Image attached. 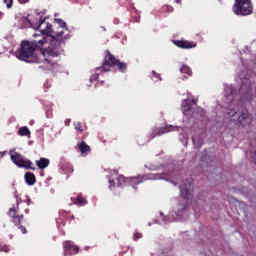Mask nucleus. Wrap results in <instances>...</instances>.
Returning a JSON list of instances; mask_svg holds the SVG:
<instances>
[{"label": "nucleus", "instance_id": "1", "mask_svg": "<svg viewBox=\"0 0 256 256\" xmlns=\"http://www.w3.org/2000/svg\"><path fill=\"white\" fill-rule=\"evenodd\" d=\"M57 23L60 26L56 32L51 28V24H46L45 29H41L42 35H46L44 37H46L47 41H50V45L46 48L42 57H44L51 66L55 65L53 58L61 55V43H65V41L70 39L69 34H65V31H63L64 29H67V23L62 19H58Z\"/></svg>", "mask_w": 256, "mask_h": 256}, {"label": "nucleus", "instance_id": "31", "mask_svg": "<svg viewBox=\"0 0 256 256\" xmlns=\"http://www.w3.org/2000/svg\"><path fill=\"white\" fill-rule=\"evenodd\" d=\"M192 141H193V143L195 145V143H197V138L195 136H192Z\"/></svg>", "mask_w": 256, "mask_h": 256}, {"label": "nucleus", "instance_id": "26", "mask_svg": "<svg viewBox=\"0 0 256 256\" xmlns=\"http://www.w3.org/2000/svg\"><path fill=\"white\" fill-rule=\"evenodd\" d=\"M246 95H248V97H246V101H252L253 96L250 94L249 90L247 91Z\"/></svg>", "mask_w": 256, "mask_h": 256}, {"label": "nucleus", "instance_id": "35", "mask_svg": "<svg viewBox=\"0 0 256 256\" xmlns=\"http://www.w3.org/2000/svg\"><path fill=\"white\" fill-rule=\"evenodd\" d=\"M6 153H7L6 151L5 152H1L2 157H3V155H6Z\"/></svg>", "mask_w": 256, "mask_h": 256}, {"label": "nucleus", "instance_id": "10", "mask_svg": "<svg viewBox=\"0 0 256 256\" xmlns=\"http://www.w3.org/2000/svg\"><path fill=\"white\" fill-rule=\"evenodd\" d=\"M78 149L83 157H85V155H89V153H91V146L87 145V143L85 141H82L78 145Z\"/></svg>", "mask_w": 256, "mask_h": 256}, {"label": "nucleus", "instance_id": "5", "mask_svg": "<svg viewBox=\"0 0 256 256\" xmlns=\"http://www.w3.org/2000/svg\"><path fill=\"white\" fill-rule=\"evenodd\" d=\"M232 11L235 15L241 17L253 15V2L251 0H235Z\"/></svg>", "mask_w": 256, "mask_h": 256}, {"label": "nucleus", "instance_id": "17", "mask_svg": "<svg viewBox=\"0 0 256 256\" xmlns=\"http://www.w3.org/2000/svg\"><path fill=\"white\" fill-rule=\"evenodd\" d=\"M180 72L183 73L184 75H188V77H190L191 73H193L189 68V66L187 65H182Z\"/></svg>", "mask_w": 256, "mask_h": 256}, {"label": "nucleus", "instance_id": "11", "mask_svg": "<svg viewBox=\"0 0 256 256\" xmlns=\"http://www.w3.org/2000/svg\"><path fill=\"white\" fill-rule=\"evenodd\" d=\"M171 129H173V126L171 125L154 129L153 137H155L156 135L160 136V135H165V133H170Z\"/></svg>", "mask_w": 256, "mask_h": 256}, {"label": "nucleus", "instance_id": "7", "mask_svg": "<svg viewBox=\"0 0 256 256\" xmlns=\"http://www.w3.org/2000/svg\"><path fill=\"white\" fill-rule=\"evenodd\" d=\"M9 216L11 217L12 223H14L15 227H17L23 235H27V228L21 224V221L25 219V216L23 214H17V210L14 208L9 209Z\"/></svg>", "mask_w": 256, "mask_h": 256}, {"label": "nucleus", "instance_id": "38", "mask_svg": "<svg viewBox=\"0 0 256 256\" xmlns=\"http://www.w3.org/2000/svg\"><path fill=\"white\" fill-rule=\"evenodd\" d=\"M26 213H29V210H26Z\"/></svg>", "mask_w": 256, "mask_h": 256}, {"label": "nucleus", "instance_id": "24", "mask_svg": "<svg viewBox=\"0 0 256 256\" xmlns=\"http://www.w3.org/2000/svg\"><path fill=\"white\" fill-rule=\"evenodd\" d=\"M152 74H153L154 79H159V81H161V75H159V74H158L157 72H155V71H153Z\"/></svg>", "mask_w": 256, "mask_h": 256}, {"label": "nucleus", "instance_id": "8", "mask_svg": "<svg viewBox=\"0 0 256 256\" xmlns=\"http://www.w3.org/2000/svg\"><path fill=\"white\" fill-rule=\"evenodd\" d=\"M193 187V183L186 181L184 184L180 186V194L183 199L186 201V205H189L191 203V200L193 199V194H191V189Z\"/></svg>", "mask_w": 256, "mask_h": 256}, {"label": "nucleus", "instance_id": "4", "mask_svg": "<svg viewBox=\"0 0 256 256\" xmlns=\"http://www.w3.org/2000/svg\"><path fill=\"white\" fill-rule=\"evenodd\" d=\"M228 116L230 121H234V123H238L239 125H242V127L251 125V121H253V118H251L249 112L241 106H236L231 109L228 112Z\"/></svg>", "mask_w": 256, "mask_h": 256}, {"label": "nucleus", "instance_id": "15", "mask_svg": "<svg viewBox=\"0 0 256 256\" xmlns=\"http://www.w3.org/2000/svg\"><path fill=\"white\" fill-rule=\"evenodd\" d=\"M18 135H20L21 137H29V135H31V131L29 130V128H27V126H24L19 128Z\"/></svg>", "mask_w": 256, "mask_h": 256}, {"label": "nucleus", "instance_id": "20", "mask_svg": "<svg viewBox=\"0 0 256 256\" xmlns=\"http://www.w3.org/2000/svg\"><path fill=\"white\" fill-rule=\"evenodd\" d=\"M4 3L7 9H11V7H13V0H4Z\"/></svg>", "mask_w": 256, "mask_h": 256}, {"label": "nucleus", "instance_id": "18", "mask_svg": "<svg viewBox=\"0 0 256 256\" xmlns=\"http://www.w3.org/2000/svg\"><path fill=\"white\" fill-rule=\"evenodd\" d=\"M74 246L75 244L72 241H65L63 243V248L65 249V251H71V249H73Z\"/></svg>", "mask_w": 256, "mask_h": 256}, {"label": "nucleus", "instance_id": "22", "mask_svg": "<svg viewBox=\"0 0 256 256\" xmlns=\"http://www.w3.org/2000/svg\"><path fill=\"white\" fill-rule=\"evenodd\" d=\"M99 79V74H94L90 77V81L93 83V81H97Z\"/></svg>", "mask_w": 256, "mask_h": 256}, {"label": "nucleus", "instance_id": "12", "mask_svg": "<svg viewBox=\"0 0 256 256\" xmlns=\"http://www.w3.org/2000/svg\"><path fill=\"white\" fill-rule=\"evenodd\" d=\"M24 179L27 185H35V183H37V178L35 177V174H33L32 172H26L24 175Z\"/></svg>", "mask_w": 256, "mask_h": 256}, {"label": "nucleus", "instance_id": "28", "mask_svg": "<svg viewBox=\"0 0 256 256\" xmlns=\"http://www.w3.org/2000/svg\"><path fill=\"white\" fill-rule=\"evenodd\" d=\"M18 3H21V5H25V3H29V0H18Z\"/></svg>", "mask_w": 256, "mask_h": 256}, {"label": "nucleus", "instance_id": "6", "mask_svg": "<svg viewBox=\"0 0 256 256\" xmlns=\"http://www.w3.org/2000/svg\"><path fill=\"white\" fill-rule=\"evenodd\" d=\"M10 159L14 165L19 167L20 169H30L31 171H35L37 168L33 166V162L31 160H27L21 155V153L16 150H10Z\"/></svg>", "mask_w": 256, "mask_h": 256}, {"label": "nucleus", "instance_id": "29", "mask_svg": "<svg viewBox=\"0 0 256 256\" xmlns=\"http://www.w3.org/2000/svg\"><path fill=\"white\" fill-rule=\"evenodd\" d=\"M191 103H192V105H197L198 100H197V99H195V98H192Z\"/></svg>", "mask_w": 256, "mask_h": 256}, {"label": "nucleus", "instance_id": "39", "mask_svg": "<svg viewBox=\"0 0 256 256\" xmlns=\"http://www.w3.org/2000/svg\"><path fill=\"white\" fill-rule=\"evenodd\" d=\"M174 185H177V183L174 182Z\"/></svg>", "mask_w": 256, "mask_h": 256}, {"label": "nucleus", "instance_id": "19", "mask_svg": "<svg viewBox=\"0 0 256 256\" xmlns=\"http://www.w3.org/2000/svg\"><path fill=\"white\" fill-rule=\"evenodd\" d=\"M70 252H71V255H77V253H79V246L74 245V247H72Z\"/></svg>", "mask_w": 256, "mask_h": 256}, {"label": "nucleus", "instance_id": "13", "mask_svg": "<svg viewBox=\"0 0 256 256\" xmlns=\"http://www.w3.org/2000/svg\"><path fill=\"white\" fill-rule=\"evenodd\" d=\"M49 159L47 158H40L39 160H36V165L38 169H47L49 167Z\"/></svg>", "mask_w": 256, "mask_h": 256}, {"label": "nucleus", "instance_id": "27", "mask_svg": "<svg viewBox=\"0 0 256 256\" xmlns=\"http://www.w3.org/2000/svg\"><path fill=\"white\" fill-rule=\"evenodd\" d=\"M60 217L62 219H65V217H67V212L66 211H60Z\"/></svg>", "mask_w": 256, "mask_h": 256}, {"label": "nucleus", "instance_id": "34", "mask_svg": "<svg viewBox=\"0 0 256 256\" xmlns=\"http://www.w3.org/2000/svg\"><path fill=\"white\" fill-rule=\"evenodd\" d=\"M0 19H3V12H0Z\"/></svg>", "mask_w": 256, "mask_h": 256}, {"label": "nucleus", "instance_id": "14", "mask_svg": "<svg viewBox=\"0 0 256 256\" xmlns=\"http://www.w3.org/2000/svg\"><path fill=\"white\" fill-rule=\"evenodd\" d=\"M75 205H79V207H85L87 205V199L83 197V194H78L76 197Z\"/></svg>", "mask_w": 256, "mask_h": 256}, {"label": "nucleus", "instance_id": "23", "mask_svg": "<svg viewBox=\"0 0 256 256\" xmlns=\"http://www.w3.org/2000/svg\"><path fill=\"white\" fill-rule=\"evenodd\" d=\"M75 129H76V131H79L80 133H83V127L81 126L80 123L76 124Z\"/></svg>", "mask_w": 256, "mask_h": 256}, {"label": "nucleus", "instance_id": "3", "mask_svg": "<svg viewBox=\"0 0 256 256\" xmlns=\"http://www.w3.org/2000/svg\"><path fill=\"white\" fill-rule=\"evenodd\" d=\"M111 67H117L120 73H127V63L121 62L119 59L115 58V55L111 54V51L106 50L104 56V62L102 64L101 71L107 73L111 71Z\"/></svg>", "mask_w": 256, "mask_h": 256}, {"label": "nucleus", "instance_id": "33", "mask_svg": "<svg viewBox=\"0 0 256 256\" xmlns=\"http://www.w3.org/2000/svg\"><path fill=\"white\" fill-rule=\"evenodd\" d=\"M103 83H104L103 81H101L100 83H97L96 87H99V85H103Z\"/></svg>", "mask_w": 256, "mask_h": 256}, {"label": "nucleus", "instance_id": "37", "mask_svg": "<svg viewBox=\"0 0 256 256\" xmlns=\"http://www.w3.org/2000/svg\"><path fill=\"white\" fill-rule=\"evenodd\" d=\"M240 91H243V85L241 86V89H240Z\"/></svg>", "mask_w": 256, "mask_h": 256}, {"label": "nucleus", "instance_id": "30", "mask_svg": "<svg viewBox=\"0 0 256 256\" xmlns=\"http://www.w3.org/2000/svg\"><path fill=\"white\" fill-rule=\"evenodd\" d=\"M251 156H252V159H254L255 164H256V151L252 152Z\"/></svg>", "mask_w": 256, "mask_h": 256}, {"label": "nucleus", "instance_id": "2", "mask_svg": "<svg viewBox=\"0 0 256 256\" xmlns=\"http://www.w3.org/2000/svg\"><path fill=\"white\" fill-rule=\"evenodd\" d=\"M34 37H41V39L34 41L23 40L18 48L17 58L26 63H41L42 59H44L46 63L51 65L43 56L47 51V49L43 50V45H47V37L39 34H34Z\"/></svg>", "mask_w": 256, "mask_h": 256}, {"label": "nucleus", "instance_id": "32", "mask_svg": "<svg viewBox=\"0 0 256 256\" xmlns=\"http://www.w3.org/2000/svg\"><path fill=\"white\" fill-rule=\"evenodd\" d=\"M25 203H27V205H31V199H29V198L26 199V200H25Z\"/></svg>", "mask_w": 256, "mask_h": 256}, {"label": "nucleus", "instance_id": "21", "mask_svg": "<svg viewBox=\"0 0 256 256\" xmlns=\"http://www.w3.org/2000/svg\"><path fill=\"white\" fill-rule=\"evenodd\" d=\"M143 237V234L141 233H135L133 236L134 241H137L138 239H141Z\"/></svg>", "mask_w": 256, "mask_h": 256}, {"label": "nucleus", "instance_id": "25", "mask_svg": "<svg viewBox=\"0 0 256 256\" xmlns=\"http://www.w3.org/2000/svg\"><path fill=\"white\" fill-rule=\"evenodd\" d=\"M45 24V19L40 18L39 25L37 26L38 29H41V26Z\"/></svg>", "mask_w": 256, "mask_h": 256}, {"label": "nucleus", "instance_id": "36", "mask_svg": "<svg viewBox=\"0 0 256 256\" xmlns=\"http://www.w3.org/2000/svg\"><path fill=\"white\" fill-rule=\"evenodd\" d=\"M175 2H177V3H181V0H174Z\"/></svg>", "mask_w": 256, "mask_h": 256}, {"label": "nucleus", "instance_id": "9", "mask_svg": "<svg viewBox=\"0 0 256 256\" xmlns=\"http://www.w3.org/2000/svg\"><path fill=\"white\" fill-rule=\"evenodd\" d=\"M173 44L180 49H195L197 43L189 40H173Z\"/></svg>", "mask_w": 256, "mask_h": 256}, {"label": "nucleus", "instance_id": "16", "mask_svg": "<svg viewBox=\"0 0 256 256\" xmlns=\"http://www.w3.org/2000/svg\"><path fill=\"white\" fill-rule=\"evenodd\" d=\"M182 110L184 115H187V113L191 111V105H189L187 100L182 101Z\"/></svg>", "mask_w": 256, "mask_h": 256}]
</instances>
